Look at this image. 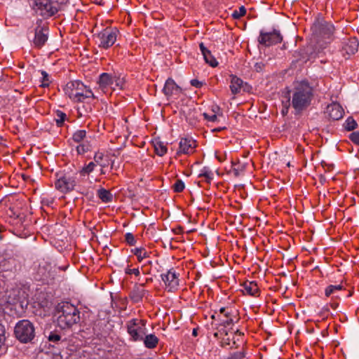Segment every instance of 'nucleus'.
I'll use <instances>...</instances> for the list:
<instances>
[{"label":"nucleus","instance_id":"nucleus-1","mask_svg":"<svg viewBox=\"0 0 359 359\" xmlns=\"http://www.w3.org/2000/svg\"><path fill=\"white\" fill-rule=\"evenodd\" d=\"M314 89L306 81L294 83V87L290 91L291 106L296 113H300L307 109L313 99Z\"/></svg>","mask_w":359,"mask_h":359},{"label":"nucleus","instance_id":"nucleus-2","mask_svg":"<svg viewBox=\"0 0 359 359\" xmlns=\"http://www.w3.org/2000/svg\"><path fill=\"white\" fill-rule=\"evenodd\" d=\"M80 320V312L73 304L62 302L57 307V325L62 329H67Z\"/></svg>","mask_w":359,"mask_h":359},{"label":"nucleus","instance_id":"nucleus-3","mask_svg":"<svg viewBox=\"0 0 359 359\" xmlns=\"http://www.w3.org/2000/svg\"><path fill=\"white\" fill-rule=\"evenodd\" d=\"M64 92L75 102H84L88 98H95L91 89L79 80L68 82L64 88Z\"/></svg>","mask_w":359,"mask_h":359},{"label":"nucleus","instance_id":"nucleus-4","mask_svg":"<svg viewBox=\"0 0 359 359\" xmlns=\"http://www.w3.org/2000/svg\"><path fill=\"white\" fill-rule=\"evenodd\" d=\"M312 35L317 42L330 43L334 39V27L323 18H318L311 26Z\"/></svg>","mask_w":359,"mask_h":359},{"label":"nucleus","instance_id":"nucleus-5","mask_svg":"<svg viewBox=\"0 0 359 359\" xmlns=\"http://www.w3.org/2000/svg\"><path fill=\"white\" fill-rule=\"evenodd\" d=\"M98 90L103 93H107L110 90L116 89L122 90L124 88L125 79L123 77L117 75L115 73H102L100 74L97 81Z\"/></svg>","mask_w":359,"mask_h":359},{"label":"nucleus","instance_id":"nucleus-6","mask_svg":"<svg viewBox=\"0 0 359 359\" xmlns=\"http://www.w3.org/2000/svg\"><path fill=\"white\" fill-rule=\"evenodd\" d=\"M30 6L36 14L50 18L58 11L57 4L53 0H30Z\"/></svg>","mask_w":359,"mask_h":359},{"label":"nucleus","instance_id":"nucleus-7","mask_svg":"<svg viewBox=\"0 0 359 359\" xmlns=\"http://www.w3.org/2000/svg\"><path fill=\"white\" fill-rule=\"evenodd\" d=\"M56 177L55 188L62 193L72 191L78 183V172H59Z\"/></svg>","mask_w":359,"mask_h":359},{"label":"nucleus","instance_id":"nucleus-8","mask_svg":"<svg viewBox=\"0 0 359 359\" xmlns=\"http://www.w3.org/2000/svg\"><path fill=\"white\" fill-rule=\"evenodd\" d=\"M14 334L21 343L30 342L35 337L34 326L28 320H21L15 326Z\"/></svg>","mask_w":359,"mask_h":359},{"label":"nucleus","instance_id":"nucleus-9","mask_svg":"<svg viewBox=\"0 0 359 359\" xmlns=\"http://www.w3.org/2000/svg\"><path fill=\"white\" fill-rule=\"evenodd\" d=\"M119 31L113 27H107L94 35L95 43L100 48L108 49L117 39Z\"/></svg>","mask_w":359,"mask_h":359},{"label":"nucleus","instance_id":"nucleus-10","mask_svg":"<svg viewBox=\"0 0 359 359\" xmlns=\"http://www.w3.org/2000/svg\"><path fill=\"white\" fill-rule=\"evenodd\" d=\"M127 332L134 341H142L146 334V320L133 318L126 322Z\"/></svg>","mask_w":359,"mask_h":359},{"label":"nucleus","instance_id":"nucleus-11","mask_svg":"<svg viewBox=\"0 0 359 359\" xmlns=\"http://www.w3.org/2000/svg\"><path fill=\"white\" fill-rule=\"evenodd\" d=\"M219 311V315L217 316V318L221 321L219 327H226L238 323L239 317L236 309L230 306L221 307Z\"/></svg>","mask_w":359,"mask_h":359},{"label":"nucleus","instance_id":"nucleus-12","mask_svg":"<svg viewBox=\"0 0 359 359\" xmlns=\"http://www.w3.org/2000/svg\"><path fill=\"white\" fill-rule=\"evenodd\" d=\"M41 20L37 21V26L34 29V38L32 43L34 47L41 48L48 39V29L47 26L41 25Z\"/></svg>","mask_w":359,"mask_h":359},{"label":"nucleus","instance_id":"nucleus-13","mask_svg":"<svg viewBox=\"0 0 359 359\" xmlns=\"http://www.w3.org/2000/svg\"><path fill=\"white\" fill-rule=\"evenodd\" d=\"M161 277L168 291L173 292L177 290L179 275L173 269L168 270L165 273H162Z\"/></svg>","mask_w":359,"mask_h":359},{"label":"nucleus","instance_id":"nucleus-14","mask_svg":"<svg viewBox=\"0 0 359 359\" xmlns=\"http://www.w3.org/2000/svg\"><path fill=\"white\" fill-rule=\"evenodd\" d=\"M283 40V37L279 32L274 30L271 32H260L259 36V43L265 46H270L273 44L280 43Z\"/></svg>","mask_w":359,"mask_h":359},{"label":"nucleus","instance_id":"nucleus-15","mask_svg":"<svg viewBox=\"0 0 359 359\" xmlns=\"http://www.w3.org/2000/svg\"><path fill=\"white\" fill-rule=\"evenodd\" d=\"M197 146L196 142L191 137L181 138L179 143L178 154H191Z\"/></svg>","mask_w":359,"mask_h":359},{"label":"nucleus","instance_id":"nucleus-16","mask_svg":"<svg viewBox=\"0 0 359 359\" xmlns=\"http://www.w3.org/2000/svg\"><path fill=\"white\" fill-rule=\"evenodd\" d=\"M325 114L330 119L337 121L343 117L344 109L339 103L332 102L327 105Z\"/></svg>","mask_w":359,"mask_h":359},{"label":"nucleus","instance_id":"nucleus-17","mask_svg":"<svg viewBox=\"0 0 359 359\" xmlns=\"http://www.w3.org/2000/svg\"><path fill=\"white\" fill-rule=\"evenodd\" d=\"M145 283H136L130 293V298L134 303L141 302L143 297L149 294V291L144 289Z\"/></svg>","mask_w":359,"mask_h":359},{"label":"nucleus","instance_id":"nucleus-18","mask_svg":"<svg viewBox=\"0 0 359 359\" xmlns=\"http://www.w3.org/2000/svg\"><path fill=\"white\" fill-rule=\"evenodd\" d=\"M163 92L169 98L174 95L179 94L181 92V88L172 79L168 78L165 83Z\"/></svg>","mask_w":359,"mask_h":359},{"label":"nucleus","instance_id":"nucleus-19","mask_svg":"<svg viewBox=\"0 0 359 359\" xmlns=\"http://www.w3.org/2000/svg\"><path fill=\"white\" fill-rule=\"evenodd\" d=\"M358 46L359 42L356 38H350L344 43L341 50L343 55L346 54L348 57L354 55L358 51Z\"/></svg>","mask_w":359,"mask_h":359},{"label":"nucleus","instance_id":"nucleus-20","mask_svg":"<svg viewBox=\"0 0 359 359\" xmlns=\"http://www.w3.org/2000/svg\"><path fill=\"white\" fill-rule=\"evenodd\" d=\"M244 294L253 297H258L260 294L259 288L255 281H245L241 285Z\"/></svg>","mask_w":359,"mask_h":359},{"label":"nucleus","instance_id":"nucleus-21","mask_svg":"<svg viewBox=\"0 0 359 359\" xmlns=\"http://www.w3.org/2000/svg\"><path fill=\"white\" fill-rule=\"evenodd\" d=\"M214 337L217 339L221 340V345L222 346H229L231 344V339L228 331L226 327H217V331L214 333Z\"/></svg>","mask_w":359,"mask_h":359},{"label":"nucleus","instance_id":"nucleus-22","mask_svg":"<svg viewBox=\"0 0 359 359\" xmlns=\"http://www.w3.org/2000/svg\"><path fill=\"white\" fill-rule=\"evenodd\" d=\"M199 48L205 62L209 64L212 67H217L218 62H217L214 56L212 55L211 52L205 46L203 43H201L199 44Z\"/></svg>","mask_w":359,"mask_h":359},{"label":"nucleus","instance_id":"nucleus-23","mask_svg":"<svg viewBox=\"0 0 359 359\" xmlns=\"http://www.w3.org/2000/svg\"><path fill=\"white\" fill-rule=\"evenodd\" d=\"M93 159L96 165H100L101 168L108 167L111 161L109 156L108 155H104L102 152L95 153Z\"/></svg>","mask_w":359,"mask_h":359},{"label":"nucleus","instance_id":"nucleus-24","mask_svg":"<svg viewBox=\"0 0 359 359\" xmlns=\"http://www.w3.org/2000/svg\"><path fill=\"white\" fill-rule=\"evenodd\" d=\"M144 345L146 348L153 349L158 344V338L154 334H145L143 339Z\"/></svg>","mask_w":359,"mask_h":359},{"label":"nucleus","instance_id":"nucleus-25","mask_svg":"<svg viewBox=\"0 0 359 359\" xmlns=\"http://www.w3.org/2000/svg\"><path fill=\"white\" fill-rule=\"evenodd\" d=\"M243 81L236 76H231L230 89L232 94L236 95L240 92Z\"/></svg>","mask_w":359,"mask_h":359},{"label":"nucleus","instance_id":"nucleus-26","mask_svg":"<svg viewBox=\"0 0 359 359\" xmlns=\"http://www.w3.org/2000/svg\"><path fill=\"white\" fill-rule=\"evenodd\" d=\"M97 196L102 202L105 203H110L113 200L112 194L109 190L104 188H100L97 190Z\"/></svg>","mask_w":359,"mask_h":359},{"label":"nucleus","instance_id":"nucleus-27","mask_svg":"<svg viewBox=\"0 0 359 359\" xmlns=\"http://www.w3.org/2000/svg\"><path fill=\"white\" fill-rule=\"evenodd\" d=\"M131 252L135 255L139 262L143 261L144 259L149 257L151 252L147 251L144 248H135L131 250Z\"/></svg>","mask_w":359,"mask_h":359},{"label":"nucleus","instance_id":"nucleus-28","mask_svg":"<svg viewBox=\"0 0 359 359\" xmlns=\"http://www.w3.org/2000/svg\"><path fill=\"white\" fill-rule=\"evenodd\" d=\"M343 290V285H328L325 290V294L326 297H329L330 296L338 297V292Z\"/></svg>","mask_w":359,"mask_h":359},{"label":"nucleus","instance_id":"nucleus-29","mask_svg":"<svg viewBox=\"0 0 359 359\" xmlns=\"http://www.w3.org/2000/svg\"><path fill=\"white\" fill-rule=\"evenodd\" d=\"M52 266L50 264L46 263L44 265H39V273L42 274L43 279H48L50 278H53V276L51 273Z\"/></svg>","mask_w":359,"mask_h":359},{"label":"nucleus","instance_id":"nucleus-30","mask_svg":"<svg viewBox=\"0 0 359 359\" xmlns=\"http://www.w3.org/2000/svg\"><path fill=\"white\" fill-rule=\"evenodd\" d=\"M213 177H214L213 172L208 167H204L201 170V172L198 175V177H205V182H208V183H210L212 180Z\"/></svg>","mask_w":359,"mask_h":359},{"label":"nucleus","instance_id":"nucleus-31","mask_svg":"<svg viewBox=\"0 0 359 359\" xmlns=\"http://www.w3.org/2000/svg\"><path fill=\"white\" fill-rule=\"evenodd\" d=\"M96 166V163L95 161L90 162L88 164L83 166L78 172V175L80 174L81 176H85L86 175H89L92 172Z\"/></svg>","mask_w":359,"mask_h":359},{"label":"nucleus","instance_id":"nucleus-32","mask_svg":"<svg viewBox=\"0 0 359 359\" xmlns=\"http://www.w3.org/2000/svg\"><path fill=\"white\" fill-rule=\"evenodd\" d=\"M154 148L158 156H163L167 153V147L162 142H156Z\"/></svg>","mask_w":359,"mask_h":359},{"label":"nucleus","instance_id":"nucleus-33","mask_svg":"<svg viewBox=\"0 0 359 359\" xmlns=\"http://www.w3.org/2000/svg\"><path fill=\"white\" fill-rule=\"evenodd\" d=\"M86 136V131L85 130H76L72 135V140L75 142L80 143Z\"/></svg>","mask_w":359,"mask_h":359},{"label":"nucleus","instance_id":"nucleus-34","mask_svg":"<svg viewBox=\"0 0 359 359\" xmlns=\"http://www.w3.org/2000/svg\"><path fill=\"white\" fill-rule=\"evenodd\" d=\"M67 118V115L65 113L62 111L57 110L55 112V121L57 126L60 127L63 125L65 119Z\"/></svg>","mask_w":359,"mask_h":359},{"label":"nucleus","instance_id":"nucleus-35","mask_svg":"<svg viewBox=\"0 0 359 359\" xmlns=\"http://www.w3.org/2000/svg\"><path fill=\"white\" fill-rule=\"evenodd\" d=\"M245 170V165L238 163H232V172L236 177H238Z\"/></svg>","mask_w":359,"mask_h":359},{"label":"nucleus","instance_id":"nucleus-36","mask_svg":"<svg viewBox=\"0 0 359 359\" xmlns=\"http://www.w3.org/2000/svg\"><path fill=\"white\" fill-rule=\"evenodd\" d=\"M357 126V122L352 117H348L344 123V128L348 131H351L355 129Z\"/></svg>","mask_w":359,"mask_h":359},{"label":"nucleus","instance_id":"nucleus-37","mask_svg":"<svg viewBox=\"0 0 359 359\" xmlns=\"http://www.w3.org/2000/svg\"><path fill=\"white\" fill-rule=\"evenodd\" d=\"M41 74L42 76L41 79V86L43 88L49 86L50 83V80L48 74L45 71L41 70Z\"/></svg>","mask_w":359,"mask_h":359},{"label":"nucleus","instance_id":"nucleus-38","mask_svg":"<svg viewBox=\"0 0 359 359\" xmlns=\"http://www.w3.org/2000/svg\"><path fill=\"white\" fill-rule=\"evenodd\" d=\"M246 13V9L245 8L242 6L239 8L238 10H235L232 13V17L234 19H239L241 17L244 16Z\"/></svg>","mask_w":359,"mask_h":359},{"label":"nucleus","instance_id":"nucleus-39","mask_svg":"<svg viewBox=\"0 0 359 359\" xmlns=\"http://www.w3.org/2000/svg\"><path fill=\"white\" fill-rule=\"evenodd\" d=\"M172 187L175 192L180 193L184 189V183L181 180H177Z\"/></svg>","mask_w":359,"mask_h":359},{"label":"nucleus","instance_id":"nucleus-40","mask_svg":"<svg viewBox=\"0 0 359 359\" xmlns=\"http://www.w3.org/2000/svg\"><path fill=\"white\" fill-rule=\"evenodd\" d=\"M90 150V145L88 144H79L76 146V151L79 154H83Z\"/></svg>","mask_w":359,"mask_h":359},{"label":"nucleus","instance_id":"nucleus-41","mask_svg":"<svg viewBox=\"0 0 359 359\" xmlns=\"http://www.w3.org/2000/svg\"><path fill=\"white\" fill-rule=\"evenodd\" d=\"M245 357V353L244 351H238L231 354L226 359H243Z\"/></svg>","mask_w":359,"mask_h":359},{"label":"nucleus","instance_id":"nucleus-42","mask_svg":"<svg viewBox=\"0 0 359 359\" xmlns=\"http://www.w3.org/2000/svg\"><path fill=\"white\" fill-rule=\"evenodd\" d=\"M214 114H209L206 112L203 113V116L205 120L210 121V122H216L217 121V115L215 114V111L213 110Z\"/></svg>","mask_w":359,"mask_h":359},{"label":"nucleus","instance_id":"nucleus-43","mask_svg":"<svg viewBox=\"0 0 359 359\" xmlns=\"http://www.w3.org/2000/svg\"><path fill=\"white\" fill-rule=\"evenodd\" d=\"M127 243L131 246L134 245L136 243L135 238L133 233H127L125 236Z\"/></svg>","mask_w":359,"mask_h":359},{"label":"nucleus","instance_id":"nucleus-44","mask_svg":"<svg viewBox=\"0 0 359 359\" xmlns=\"http://www.w3.org/2000/svg\"><path fill=\"white\" fill-rule=\"evenodd\" d=\"M349 139L355 144L359 145V131L351 133Z\"/></svg>","mask_w":359,"mask_h":359},{"label":"nucleus","instance_id":"nucleus-45","mask_svg":"<svg viewBox=\"0 0 359 359\" xmlns=\"http://www.w3.org/2000/svg\"><path fill=\"white\" fill-rule=\"evenodd\" d=\"M6 337H5V327L4 326L0 323V348L4 344L5 341Z\"/></svg>","mask_w":359,"mask_h":359},{"label":"nucleus","instance_id":"nucleus-46","mask_svg":"<svg viewBox=\"0 0 359 359\" xmlns=\"http://www.w3.org/2000/svg\"><path fill=\"white\" fill-rule=\"evenodd\" d=\"M61 339V336L58 334L51 332L48 336V340L51 342L57 343Z\"/></svg>","mask_w":359,"mask_h":359},{"label":"nucleus","instance_id":"nucleus-47","mask_svg":"<svg viewBox=\"0 0 359 359\" xmlns=\"http://www.w3.org/2000/svg\"><path fill=\"white\" fill-rule=\"evenodd\" d=\"M125 273L128 275L134 274L135 276L140 275V270L138 268L130 269L129 267L126 268Z\"/></svg>","mask_w":359,"mask_h":359},{"label":"nucleus","instance_id":"nucleus-48","mask_svg":"<svg viewBox=\"0 0 359 359\" xmlns=\"http://www.w3.org/2000/svg\"><path fill=\"white\" fill-rule=\"evenodd\" d=\"M283 104L284 108L282 110V114H286L288 112V109H289L290 106L291 105L290 99H288L285 102H283Z\"/></svg>","mask_w":359,"mask_h":359},{"label":"nucleus","instance_id":"nucleus-49","mask_svg":"<svg viewBox=\"0 0 359 359\" xmlns=\"http://www.w3.org/2000/svg\"><path fill=\"white\" fill-rule=\"evenodd\" d=\"M190 83L192 86L198 88H201L203 84L202 81H200L197 79L191 80Z\"/></svg>","mask_w":359,"mask_h":359},{"label":"nucleus","instance_id":"nucleus-50","mask_svg":"<svg viewBox=\"0 0 359 359\" xmlns=\"http://www.w3.org/2000/svg\"><path fill=\"white\" fill-rule=\"evenodd\" d=\"M226 129L225 127H219V128H215L212 130V132L213 133H217V132H220L223 130Z\"/></svg>","mask_w":359,"mask_h":359},{"label":"nucleus","instance_id":"nucleus-51","mask_svg":"<svg viewBox=\"0 0 359 359\" xmlns=\"http://www.w3.org/2000/svg\"><path fill=\"white\" fill-rule=\"evenodd\" d=\"M234 334L238 335V336H243V333L241 332V331H239L238 330H237L236 332H234Z\"/></svg>","mask_w":359,"mask_h":359},{"label":"nucleus","instance_id":"nucleus-52","mask_svg":"<svg viewBox=\"0 0 359 359\" xmlns=\"http://www.w3.org/2000/svg\"><path fill=\"white\" fill-rule=\"evenodd\" d=\"M192 335L194 336H197V330L196 329H194L193 331H192Z\"/></svg>","mask_w":359,"mask_h":359},{"label":"nucleus","instance_id":"nucleus-53","mask_svg":"<svg viewBox=\"0 0 359 359\" xmlns=\"http://www.w3.org/2000/svg\"><path fill=\"white\" fill-rule=\"evenodd\" d=\"M104 168H101V170H100V174L101 175H104L105 174Z\"/></svg>","mask_w":359,"mask_h":359},{"label":"nucleus","instance_id":"nucleus-54","mask_svg":"<svg viewBox=\"0 0 359 359\" xmlns=\"http://www.w3.org/2000/svg\"><path fill=\"white\" fill-rule=\"evenodd\" d=\"M114 163V160H111V159L110 164H109V165L111 166V168H113Z\"/></svg>","mask_w":359,"mask_h":359},{"label":"nucleus","instance_id":"nucleus-55","mask_svg":"<svg viewBox=\"0 0 359 359\" xmlns=\"http://www.w3.org/2000/svg\"><path fill=\"white\" fill-rule=\"evenodd\" d=\"M217 158H218V160H219V161H223V159L222 158V157H219V156H217Z\"/></svg>","mask_w":359,"mask_h":359},{"label":"nucleus","instance_id":"nucleus-56","mask_svg":"<svg viewBox=\"0 0 359 359\" xmlns=\"http://www.w3.org/2000/svg\"><path fill=\"white\" fill-rule=\"evenodd\" d=\"M336 306H337V304H332V307L333 309H335V308H336Z\"/></svg>","mask_w":359,"mask_h":359},{"label":"nucleus","instance_id":"nucleus-57","mask_svg":"<svg viewBox=\"0 0 359 359\" xmlns=\"http://www.w3.org/2000/svg\"><path fill=\"white\" fill-rule=\"evenodd\" d=\"M211 318L215 320V315H212Z\"/></svg>","mask_w":359,"mask_h":359}]
</instances>
